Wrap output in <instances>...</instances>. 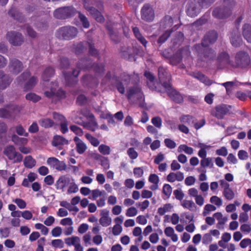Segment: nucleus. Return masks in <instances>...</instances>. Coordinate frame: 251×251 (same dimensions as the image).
<instances>
[{"label":"nucleus","mask_w":251,"mask_h":251,"mask_svg":"<svg viewBox=\"0 0 251 251\" xmlns=\"http://www.w3.org/2000/svg\"><path fill=\"white\" fill-rule=\"evenodd\" d=\"M82 112L74 118V122L83 126L87 129L95 131L98 128V125L95 121L94 116L90 111H81Z\"/></svg>","instance_id":"1"},{"label":"nucleus","mask_w":251,"mask_h":251,"mask_svg":"<svg viewBox=\"0 0 251 251\" xmlns=\"http://www.w3.org/2000/svg\"><path fill=\"white\" fill-rule=\"evenodd\" d=\"M251 59L249 53L244 51L237 52L234 57V61L231 68L247 69L251 64Z\"/></svg>","instance_id":"2"},{"label":"nucleus","mask_w":251,"mask_h":251,"mask_svg":"<svg viewBox=\"0 0 251 251\" xmlns=\"http://www.w3.org/2000/svg\"><path fill=\"white\" fill-rule=\"evenodd\" d=\"M76 28L67 26L59 28L57 32L56 36L59 38H62L66 40H70L74 38L77 34Z\"/></svg>","instance_id":"3"},{"label":"nucleus","mask_w":251,"mask_h":251,"mask_svg":"<svg viewBox=\"0 0 251 251\" xmlns=\"http://www.w3.org/2000/svg\"><path fill=\"white\" fill-rule=\"evenodd\" d=\"M3 153L7 158L12 160L13 163H19L23 160V156L19 152L16 151L13 146H8L4 148Z\"/></svg>","instance_id":"4"},{"label":"nucleus","mask_w":251,"mask_h":251,"mask_svg":"<svg viewBox=\"0 0 251 251\" xmlns=\"http://www.w3.org/2000/svg\"><path fill=\"white\" fill-rule=\"evenodd\" d=\"M232 63L233 61L230 60V56L226 52L220 53L217 57L216 65L218 69L231 68Z\"/></svg>","instance_id":"5"},{"label":"nucleus","mask_w":251,"mask_h":251,"mask_svg":"<svg viewBox=\"0 0 251 251\" xmlns=\"http://www.w3.org/2000/svg\"><path fill=\"white\" fill-rule=\"evenodd\" d=\"M77 13L76 10L73 7L60 8L54 12V16L58 19H66L73 16Z\"/></svg>","instance_id":"6"},{"label":"nucleus","mask_w":251,"mask_h":251,"mask_svg":"<svg viewBox=\"0 0 251 251\" xmlns=\"http://www.w3.org/2000/svg\"><path fill=\"white\" fill-rule=\"evenodd\" d=\"M190 54L189 47H185L171 57L170 60V63L173 65H176L181 61L182 58L184 59L187 58L189 56Z\"/></svg>","instance_id":"7"},{"label":"nucleus","mask_w":251,"mask_h":251,"mask_svg":"<svg viewBox=\"0 0 251 251\" xmlns=\"http://www.w3.org/2000/svg\"><path fill=\"white\" fill-rule=\"evenodd\" d=\"M163 87L167 93L168 96L177 103H180L183 101V96L176 90L174 89L170 83H164Z\"/></svg>","instance_id":"8"},{"label":"nucleus","mask_w":251,"mask_h":251,"mask_svg":"<svg viewBox=\"0 0 251 251\" xmlns=\"http://www.w3.org/2000/svg\"><path fill=\"white\" fill-rule=\"evenodd\" d=\"M90 4H91L90 0H83V5L85 9L89 12L90 14H91L97 22L100 23L103 22L104 19L102 15L98 10L90 6Z\"/></svg>","instance_id":"9"},{"label":"nucleus","mask_w":251,"mask_h":251,"mask_svg":"<svg viewBox=\"0 0 251 251\" xmlns=\"http://www.w3.org/2000/svg\"><path fill=\"white\" fill-rule=\"evenodd\" d=\"M220 186L223 188V195L225 199L228 201H231L235 197L234 191L230 188V185L226 180L221 179L219 180Z\"/></svg>","instance_id":"10"},{"label":"nucleus","mask_w":251,"mask_h":251,"mask_svg":"<svg viewBox=\"0 0 251 251\" xmlns=\"http://www.w3.org/2000/svg\"><path fill=\"white\" fill-rule=\"evenodd\" d=\"M201 5H199V2H196V0H191L187 5L186 12L187 15L191 17H195L200 13Z\"/></svg>","instance_id":"11"},{"label":"nucleus","mask_w":251,"mask_h":251,"mask_svg":"<svg viewBox=\"0 0 251 251\" xmlns=\"http://www.w3.org/2000/svg\"><path fill=\"white\" fill-rule=\"evenodd\" d=\"M7 39L10 44L14 46H20L24 41L22 35L15 31L9 32L7 34Z\"/></svg>","instance_id":"12"},{"label":"nucleus","mask_w":251,"mask_h":251,"mask_svg":"<svg viewBox=\"0 0 251 251\" xmlns=\"http://www.w3.org/2000/svg\"><path fill=\"white\" fill-rule=\"evenodd\" d=\"M51 86L50 92L47 91L45 92V95L48 98L57 97L63 98L65 97V93L61 89H56L58 86L57 83H54Z\"/></svg>","instance_id":"13"},{"label":"nucleus","mask_w":251,"mask_h":251,"mask_svg":"<svg viewBox=\"0 0 251 251\" xmlns=\"http://www.w3.org/2000/svg\"><path fill=\"white\" fill-rule=\"evenodd\" d=\"M142 19L147 22H151L154 17V11L149 4H145L141 10Z\"/></svg>","instance_id":"14"},{"label":"nucleus","mask_w":251,"mask_h":251,"mask_svg":"<svg viewBox=\"0 0 251 251\" xmlns=\"http://www.w3.org/2000/svg\"><path fill=\"white\" fill-rule=\"evenodd\" d=\"M87 47H89V53L92 55H95L97 54V50L95 49L93 45L90 43H79L76 46H74V50L76 54H79L82 52Z\"/></svg>","instance_id":"15"},{"label":"nucleus","mask_w":251,"mask_h":251,"mask_svg":"<svg viewBox=\"0 0 251 251\" xmlns=\"http://www.w3.org/2000/svg\"><path fill=\"white\" fill-rule=\"evenodd\" d=\"M73 179L66 175L60 176L55 184L56 189L64 191V188L70 184Z\"/></svg>","instance_id":"16"},{"label":"nucleus","mask_w":251,"mask_h":251,"mask_svg":"<svg viewBox=\"0 0 251 251\" xmlns=\"http://www.w3.org/2000/svg\"><path fill=\"white\" fill-rule=\"evenodd\" d=\"M127 95L128 99L132 101V100H139L142 98L143 93L141 91V89L137 86L131 88L127 90Z\"/></svg>","instance_id":"17"},{"label":"nucleus","mask_w":251,"mask_h":251,"mask_svg":"<svg viewBox=\"0 0 251 251\" xmlns=\"http://www.w3.org/2000/svg\"><path fill=\"white\" fill-rule=\"evenodd\" d=\"M217 39V33L215 31H212L207 33L204 37L201 43L203 47H206L208 46V44L214 43Z\"/></svg>","instance_id":"18"},{"label":"nucleus","mask_w":251,"mask_h":251,"mask_svg":"<svg viewBox=\"0 0 251 251\" xmlns=\"http://www.w3.org/2000/svg\"><path fill=\"white\" fill-rule=\"evenodd\" d=\"M74 141L75 142L76 152L79 154L84 153L87 150L86 144L77 136L74 137Z\"/></svg>","instance_id":"19"},{"label":"nucleus","mask_w":251,"mask_h":251,"mask_svg":"<svg viewBox=\"0 0 251 251\" xmlns=\"http://www.w3.org/2000/svg\"><path fill=\"white\" fill-rule=\"evenodd\" d=\"M122 82L116 81V86L118 91L121 94H124L125 92L124 84H127L130 80V76L127 74H124L121 76Z\"/></svg>","instance_id":"20"},{"label":"nucleus","mask_w":251,"mask_h":251,"mask_svg":"<svg viewBox=\"0 0 251 251\" xmlns=\"http://www.w3.org/2000/svg\"><path fill=\"white\" fill-rule=\"evenodd\" d=\"M9 68L11 72L13 74H18L22 71L23 65L19 60L12 59L10 60Z\"/></svg>","instance_id":"21"},{"label":"nucleus","mask_w":251,"mask_h":251,"mask_svg":"<svg viewBox=\"0 0 251 251\" xmlns=\"http://www.w3.org/2000/svg\"><path fill=\"white\" fill-rule=\"evenodd\" d=\"M184 178L183 173L177 171L176 173L171 172L167 176L166 179L169 182H174L176 181H182Z\"/></svg>","instance_id":"22"},{"label":"nucleus","mask_w":251,"mask_h":251,"mask_svg":"<svg viewBox=\"0 0 251 251\" xmlns=\"http://www.w3.org/2000/svg\"><path fill=\"white\" fill-rule=\"evenodd\" d=\"M68 141L63 137L60 135H55L52 141L53 146L56 147L59 150L62 149V146L68 144Z\"/></svg>","instance_id":"23"},{"label":"nucleus","mask_w":251,"mask_h":251,"mask_svg":"<svg viewBox=\"0 0 251 251\" xmlns=\"http://www.w3.org/2000/svg\"><path fill=\"white\" fill-rule=\"evenodd\" d=\"M54 119H57L62 121L60 124V130L63 134H65L68 131V128L67 122L65 119L64 117L56 112L53 114Z\"/></svg>","instance_id":"24"},{"label":"nucleus","mask_w":251,"mask_h":251,"mask_svg":"<svg viewBox=\"0 0 251 251\" xmlns=\"http://www.w3.org/2000/svg\"><path fill=\"white\" fill-rule=\"evenodd\" d=\"M0 89H5L11 82V79L8 75H3L2 71H0Z\"/></svg>","instance_id":"25"},{"label":"nucleus","mask_w":251,"mask_h":251,"mask_svg":"<svg viewBox=\"0 0 251 251\" xmlns=\"http://www.w3.org/2000/svg\"><path fill=\"white\" fill-rule=\"evenodd\" d=\"M192 76L206 85H210L213 83L211 80L209 79L204 75L200 72H194L192 74Z\"/></svg>","instance_id":"26"},{"label":"nucleus","mask_w":251,"mask_h":251,"mask_svg":"<svg viewBox=\"0 0 251 251\" xmlns=\"http://www.w3.org/2000/svg\"><path fill=\"white\" fill-rule=\"evenodd\" d=\"M158 77L160 82H163V84L164 83H168L167 82L164 81V79L168 81L170 79V74L168 73L166 69L162 67H160L158 68Z\"/></svg>","instance_id":"27"},{"label":"nucleus","mask_w":251,"mask_h":251,"mask_svg":"<svg viewBox=\"0 0 251 251\" xmlns=\"http://www.w3.org/2000/svg\"><path fill=\"white\" fill-rule=\"evenodd\" d=\"M178 28L177 25H176L171 29H167L158 39V43L159 44L163 43L170 36L171 33L176 30Z\"/></svg>","instance_id":"28"},{"label":"nucleus","mask_w":251,"mask_h":251,"mask_svg":"<svg viewBox=\"0 0 251 251\" xmlns=\"http://www.w3.org/2000/svg\"><path fill=\"white\" fill-rule=\"evenodd\" d=\"M132 31L136 39L145 47H146L147 44V41L145 38L141 34L139 29L136 27L132 28Z\"/></svg>","instance_id":"29"},{"label":"nucleus","mask_w":251,"mask_h":251,"mask_svg":"<svg viewBox=\"0 0 251 251\" xmlns=\"http://www.w3.org/2000/svg\"><path fill=\"white\" fill-rule=\"evenodd\" d=\"M37 178V175L34 173H30L28 174L27 178H24L22 182V185L25 187H29V183L33 182Z\"/></svg>","instance_id":"30"},{"label":"nucleus","mask_w":251,"mask_h":251,"mask_svg":"<svg viewBox=\"0 0 251 251\" xmlns=\"http://www.w3.org/2000/svg\"><path fill=\"white\" fill-rule=\"evenodd\" d=\"M243 35L245 39L249 42L251 43V25L245 24L243 27Z\"/></svg>","instance_id":"31"},{"label":"nucleus","mask_w":251,"mask_h":251,"mask_svg":"<svg viewBox=\"0 0 251 251\" xmlns=\"http://www.w3.org/2000/svg\"><path fill=\"white\" fill-rule=\"evenodd\" d=\"M164 233L166 236L170 237L174 242L177 241V235L175 233V231L173 227L170 226L167 227L164 230Z\"/></svg>","instance_id":"32"},{"label":"nucleus","mask_w":251,"mask_h":251,"mask_svg":"<svg viewBox=\"0 0 251 251\" xmlns=\"http://www.w3.org/2000/svg\"><path fill=\"white\" fill-rule=\"evenodd\" d=\"M144 75L148 79L147 83L149 87L152 90H156V87L154 85V77L153 75L151 73L147 71L145 72Z\"/></svg>","instance_id":"33"},{"label":"nucleus","mask_w":251,"mask_h":251,"mask_svg":"<svg viewBox=\"0 0 251 251\" xmlns=\"http://www.w3.org/2000/svg\"><path fill=\"white\" fill-rule=\"evenodd\" d=\"M230 42L233 46L237 47L242 43V39L238 33H232L230 37Z\"/></svg>","instance_id":"34"},{"label":"nucleus","mask_w":251,"mask_h":251,"mask_svg":"<svg viewBox=\"0 0 251 251\" xmlns=\"http://www.w3.org/2000/svg\"><path fill=\"white\" fill-rule=\"evenodd\" d=\"M36 160L31 156H26L24 160V164L25 168L31 169L36 165Z\"/></svg>","instance_id":"35"},{"label":"nucleus","mask_w":251,"mask_h":251,"mask_svg":"<svg viewBox=\"0 0 251 251\" xmlns=\"http://www.w3.org/2000/svg\"><path fill=\"white\" fill-rule=\"evenodd\" d=\"M213 217L218 221L217 227L219 228H220V226H223L227 221V218L223 217V214L221 212L214 213Z\"/></svg>","instance_id":"36"},{"label":"nucleus","mask_w":251,"mask_h":251,"mask_svg":"<svg viewBox=\"0 0 251 251\" xmlns=\"http://www.w3.org/2000/svg\"><path fill=\"white\" fill-rule=\"evenodd\" d=\"M173 24L172 18L169 16H166L161 22V26L164 29L171 27Z\"/></svg>","instance_id":"37"},{"label":"nucleus","mask_w":251,"mask_h":251,"mask_svg":"<svg viewBox=\"0 0 251 251\" xmlns=\"http://www.w3.org/2000/svg\"><path fill=\"white\" fill-rule=\"evenodd\" d=\"M37 82V78L35 76L31 77L26 82L25 85V89L28 90L32 89Z\"/></svg>","instance_id":"38"},{"label":"nucleus","mask_w":251,"mask_h":251,"mask_svg":"<svg viewBox=\"0 0 251 251\" xmlns=\"http://www.w3.org/2000/svg\"><path fill=\"white\" fill-rule=\"evenodd\" d=\"M54 73L53 69L51 67L47 68L44 72L42 78L43 81H46L49 80V78L52 76Z\"/></svg>","instance_id":"39"},{"label":"nucleus","mask_w":251,"mask_h":251,"mask_svg":"<svg viewBox=\"0 0 251 251\" xmlns=\"http://www.w3.org/2000/svg\"><path fill=\"white\" fill-rule=\"evenodd\" d=\"M177 151L178 152H181L184 151L187 154H192L194 152V150L192 148L190 147H188L186 145H180L177 149Z\"/></svg>","instance_id":"40"},{"label":"nucleus","mask_w":251,"mask_h":251,"mask_svg":"<svg viewBox=\"0 0 251 251\" xmlns=\"http://www.w3.org/2000/svg\"><path fill=\"white\" fill-rule=\"evenodd\" d=\"M179 120L181 123L187 124L188 125L194 123V118L190 115L181 116L179 118Z\"/></svg>","instance_id":"41"},{"label":"nucleus","mask_w":251,"mask_h":251,"mask_svg":"<svg viewBox=\"0 0 251 251\" xmlns=\"http://www.w3.org/2000/svg\"><path fill=\"white\" fill-rule=\"evenodd\" d=\"M99 151L103 155H108L110 154L111 149L109 146L105 144H101L98 148Z\"/></svg>","instance_id":"42"},{"label":"nucleus","mask_w":251,"mask_h":251,"mask_svg":"<svg viewBox=\"0 0 251 251\" xmlns=\"http://www.w3.org/2000/svg\"><path fill=\"white\" fill-rule=\"evenodd\" d=\"M173 206L170 203H167L164 204L163 207H159L158 209L157 213L159 215L162 216L165 213L170 212Z\"/></svg>","instance_id":"43"},{"label":"nucleus","mask_w":251,"mask_h":251,"mask_svg":"<svg viewBox=\"0 0 251 251\" xmlns=\"http://www.w3.org/2000/svg\"><path fill=\"white\" fill-rule=\"evenodd\" d=\"M181 205L185 208L192 211L196 207L195 203L191 200H184L181 202Z\"/></svg>","instance_id":"44"},{"label":"nucleus","mask_w":251,"mask_h":251,"mask_svg":"<svg viewBox=\"0 0 251 251\" xmlns=\"http://www.w3.org/2000/svg\"><path fill=\"white\" fill-rule=\"evenodd\" d=\"M85 137L94 147H97L100 144L99 140L96 137L93 136L90 134H85Z\"/></svg>","instance_id":"45"},{"label":"nucleus","mask_w":251,"mask_h":251,"mask_svg":"<svg viewBox=\"0 0 251 251\" xmlns=\"http://www.w3.org/2000/svg\"><path fill=\"white\" fill-rule=\"evenodd\" d=\"M9 14L15 20L22 22V16L15 8L12 7L9 11Z\"/></svg>","instance_id":"46"},{"label":"nucleus","mask_w":251,"mask_h":251,"mask_svg":"<svg viewBox=\"0 0 251 251\" xmlns=\"http://www.w3.org/2000/svg\"><path fill=\"white\" fill-rule=\"evenodd\" d=\"M39 123L42 126L45 128L51 127L53 125V121L48 118H43L39 121Z\"/></svg>","instance_id":"47"},{"label":"nucleus","mask_w":251,"mask_h":251,"mask_svg":"<svg viewBox=\"0 0 251 251\" xmlns=\"http://www.w3.org/2000/svg\"><path fill=\"white\" fill-rule=\"evenodd\" d=\"M12 141L16 145H25L27 143V139L25 138L19 137L17 135H13L12 137Z\"/></svg>","instance_id":"48"},{"label":"nucleus","mask_w":251,"mask_h":251,"mask_svg":"<svg viewBox=\"0 0 251 251\" xmlns=\"http://www.w3.org/2000/svg\"><path fill=\"white\" fill-rule=\"evenodd\" d=\"M68 186L69 187L67 190V193L69 194L75 193L78 191V187L75 182L74 179H73V180L71 181L70 184Z\"/></svg>","instance_id":"49"},{"label":"nucleus","mask_w":251,"mask_h":251,"mask_svg":"<svg viewBox=\"0 0 251 251\" xmlns=\"http://www.w3.org/2000/svg\"><path fill=\"white\" fill-rule=\"evenodd\" d=\"M201 165L202 167H212L213 166V158L211 157H206L204 159H202L201 160Z\"/></svg>","instance_id":"50"},{"label":"nucleus","mask_w":251,"mask_h":251,"mask_svg":"<svg viewBox=\"0 0 251 251\" xmlns=\"http://www.w3.org/2000/svg\"><path fill=\"white\" fill-rule=\"evenodd\" d=\"M25 98L27 100L36 102L40 100L41 97L33 93H29L26 94Z\"/></svg>","instance_id":"51"},{"label":"nucleus","mask_w":251,"mask_h":251,"mask_svg":"<svg viewBox=\"0 0 251 251\" xmlns=\"http://www.w3.org/2000/svg\"><path fill=\"white\" fill-rule=\"evenodd\" d=\"M99 222L102 226L107 227L111 225L112 219L109 217H102L100 219Z\"/></svg>","instance_id":"52"},{"label":"nucleus","mask_w":251,"mask_h":251,"mask_svg":"<svg viewBox=\"0 0 251 251\" xmlns=\"http://www.w3.org/2000/svg\"><path fill=\"white\" fill-rule=\"evenodd\" d=\"M216 209V207L212 204H207L204 206L203 211L202 212V215L204 216L209 214L211 211H214Z\"/></svg>","instance_id":"53"},{"label":"nucleus","mask_w":251,"mask_h":251,"mask_svg":"<svg viewBox=\"0 0 251 251\" xmlns=\"http://www.w3.org/2000/svg\"><path fill=\"white\" fill-rule=\"evenodd\" d=\"M162 192L167 198H169L172 192V188L169 184H165L163 186Z\"/></svg>","instance_id":"54"},{"label":"nucleus","mask_w":251,"mask_h":251,"mask_svg":"<svg viewBox=\"0 0 251 251\" xmlns=\"http://www.w3.org/2000/svg\"><path fill=\"white\" fill-rule=\"evenodd\" d=\"M91 193L92 195L89 197V198L92 200H95L98 197L101 196L104 193V191H101L99 189H96L91 191Z\"/></svg>","instance_id":"55"},{"label":"nucleus","mask_w":251,"mask_h":251,"mask_svg":"<svg viewBox=\"0 0 251 251\" xmlns=\"http://www.w3.org/2000/svg\"><path fill=\"white\" fill-rule=\"evenodd\" d=\"M127 154L129 157L132 160L136 159L138 156V153L133 148H129L127 150Z\"/></svg>","instance_id":"56"},{"label":"nucleus","mask_w":251,"mask_h":251,"mask_svg":"<svg viewBox=\"0 0 251 251\" xmlns=\"http://www.w3.org/2000/svg\"><path fill=\"white\" fill-rule=\"evenodd\" d=\"M78 17L82 24L84 28H88L89 27L90 24L89 21L87 20V18L84 15L79 12H78Z\"/></svg>","instance_id":"57"},{"label":"nucleus","mask_w":251,"mask_h":251,"mask_svg":"<svg viewBox=\"0 0 251 251\" xmlns=\"http://www.w3.org/2000/svg\"><path fill=\"white\" fill-rule=\"evenodd\" d=\"M70 128L72 131L78 136H81L83 134L82 129L76 126L72 125L70 126Z\"/></svg>","instance_id":"58"},{"label":"nucleus","mask_w":251,"mask_h":251,"mask_svg":"<svg viewBox=\"0 0 251 251\" xmlns=\"http://www.w3.org/2000/svg\"><path fill=\"white\" fill-rule=\"evenodd\" d=\"M210 201L218 207L221 206L223 204L222 200L216 196L211 197L210 199Z\"/></svg>","instance_id":"59"},{"label":"nucleus","mask_w":251,"mask_h":251,"mask_svg":"<svg viewBox=\"0 0 251 251\" xmlns=\"http://www.w3.org/2000/svg\"><path fill=\"white\" fill-rule=\"evenodd\" d=\"M51 245L55 248L62 249L64 247V243L61 239H54L51 241Z\"/></svg>","instance_id":"60"},{"label":"nucleus","mask_w":251,"mask_h":251,"mask_svg":"<svg viewBox=\"0 0 251 251\" xmlns=\"http://www.w3.org/2000/svg\"><path fill=\"white\" fill-rule=\"evenodd\" d=\"M53 168L58 171H65L67 168V166L64 161L58 160Z\"/></svg>","instance_id":"61"},{"label":"nucleus","mask_w":251,"mask_h":251,"mask_svg":"<svg viewBox=\"0 0 251 251\" xmlns=\"http://www.w3.org/2000/svg\"><path fill=\"white\" fill-rule=\"evenodd\" d=\"M62 233V228L60 226H56L53 228L51 231V235L53 237H59Z\"/></svg>","instance_id":"62"},{"label":"nucleus","mask_w":251,"mask_h":251,"mask_svg":"<svg viewBox=\"0 0 251 251\" xmlns=\"http://www.w3.org/2000/svg\"><path fill=\"white\" fill-rule=\"evenodd\" d=\"M151 123L157 128H160L162 126V120L159 117H153Z\"/></svg>","instance_id":"63"},{"label":"nucleus","mask_w":251,"mask_h":251,"mask_svg":"<svg viewBox=\"0 0 251 251\" xmlns=\"http://www.w3.org/2000/svg\"><path fill=\"white\" fill-rule=\"evenodd\" d=\"M138 213V211L134 207H131L126 210V215L127 217H134Z\"/></svg>","instance_id":"64"}]
</instances>
